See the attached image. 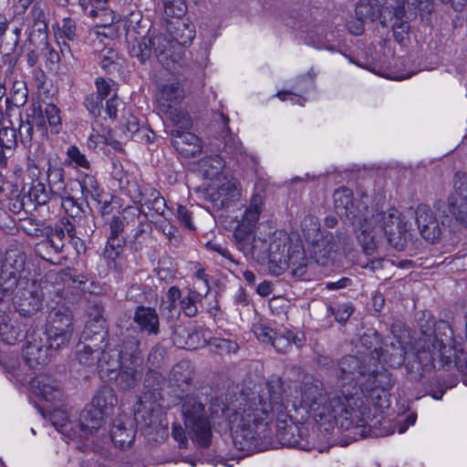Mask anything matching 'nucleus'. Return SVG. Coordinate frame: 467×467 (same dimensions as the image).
Wrapping results in <instances>:
<instances>
[{"mask_svg":"<svg viewBox=\"0 0 467 467\" xmlns=\"http://www.w3.org/2000/svg\"><path fill=\"white\" fill-rule=\"evenodd\" d=\"M379 354V366L383 367V365H386L392 368L401 367L405 363L408 356L406 347L399 339H396L389 344H385Z\"/></svg>","mask_w":467,"mask_h":467,"instance_id":"obj_29","label":"nucleus"},{"mask_svg":"<svg viewBox=\"0 0 467 467\" xmlns=\"http://www.w3.org/2000/svg\"><path fill=\"white\" fill-rule=\"evenodd\" d=\"M137 220L138 224L134 234L128 242V246L133 253H140L148 247L152 239V226L148 222L147 214H144L143 220L140 218Z\"/></svg>","mask_w":467,"mask_h":467,"instance_id":"obj_31","label":"nucleus"},{"mask_svg":"<svg viewBox=\"0 0 467 467\" xmlns=\"http://www.w3.org/2000/svg\"><path fill=\"white\" fill-rule=\"evenodd\" d=\"M25 340L26 343L24 347L23 355L26 366L36 368L38 365L46 364L50 355V349L42 334L32 329Z\"/></svg>","mask_w":467,"mask_h":467,"instance_id":"obj_20","label":"nucleus"},{"mask_svg":"<svg viewBox=\"0 0 467 467\" xmlns=\"http://www.w3.org/2000/svg\"><path fill=\"white\" fill-rule=\"evenodd\" d=\"M41 417L50 422L58 431L64 433L71 430L67 410H38Z\"/></svg>","mask_w":467,"mask_h":467,"instance_id":"obj_42","label":"nucleus"},{"mask_svg":"<svg viewBox=\"0 0 467 467\" xmlns=\"http://www.w3.org/2000/svg\"><path fill=\"white\" fill-rule=\"evenodd\" d=\"M59 31L60 36L65 37L69 41L76 42L78 39L76 22L70 17H67L62 20V26L59 28Z\"/></svg>","mask_w":467,"mask_h":467,"instance_id":"obj_62","label":"nucleus"},{"mask_svg":"<svg viewBox=\"0 0 467 467\" xmlns=\"http://www.w3.org/2000/svg\"><path fill=\"white\" fill-rule=\"evenodd\" d=\"M37 49H39L40 53L45 57L47 67L50 70L57 69L60 61V55L50 46L45 29H37Z\"/></svg>","mask_w":467,"mask_h":467,"instance_id":"obj_36","label":"nucleus"},{"mask_svg":"<svg viewBox=\"0 0 467 467\" xmlns=\"http://www.w3.org/2000/svg\"><path fill=\"white\" fill-rule=\"evenodd\" d=\"M67 156L70 162L74 163L75 168L90 169V162L87 156L76 145H71L67 148Z\"/></svg>","mask_w":467,"mask_h":467,"instance_id":"obj_59","label":"nucleus"},{"mask_svg":"<svg viewBox=\"0 0 467 467\" xmlns=\"http://www.w3.org/2000/svg\"><path fill=\"white\" fill-rule=\"evenodd\" d=\"M100 349L98 346H91L90 343L80 341L78 344L77 358L84 366H94L98 364Z\"/></svg>","mask_w":467,"mask_h":467,"instance_id":"obj_46","label":"nucleus"},{"mask_svg":"<svg viewBox=\"0 0 467 467\" xmlns=\"http://www.w3.org/2000/svg\"><path fill=\"white\" fill-rule=\"evenodd\" d=\"M102 101L103 99L99 98V95L91 93L85 97L84 105L88 112L96 118L101 113Z\"/></svg>","mask_w":467,"mask_h":467,"instance_id":"obj_63","label":"nucleus"},{"mask_svg":"<svg viewBox=\"0 0 467 467\" xmlns=\"http://www.w3.org/2000/svg\"><path fill=\"white\" fill-rule=\"evenodd\" d=\"M78 184L81 188V192L86 199L90 197L95 201L100 202L99 198L102 191L95 176L85 174L78 181Z\"/></svg>","mask_w":467,"mask_h":467,"instance_id":"obj_49","label":"nucleus"},{"mask_svg":"<svg viewBox=\"0 0 467 467\" xmlns=\"http://www.w3.org/2000/svg\"><path fill=\"white\" fill-rule=\"evenodd\" d=\"M328 246V248L327 246L321 247L317 243L313 244L312 258L317 265L323 266L328 265L332 252V247L330 245Z\"/></svg>","mask_w":467,"mask_h":467,"instance_id":"obj_61","label":"nucleus"},{"mask_svg":"<svg viewBox=\"0 0 467 467\" xmlns=\"http://www.w3.org/2000/svg\"><path fill=\"white\" fill-rule=\"evenodd\" d=\"M205 345L209 346L210 351L212 353L221 357L229 355L231 353L235 354L239 350V345L237 342L229 338L213 337L209 340H206Z\"/></svg>","mask_w":467,"mask_h":467,"instance_id":"obj_45","label":"nucleus"},{"mask_svg":"<svg viewBox=\"0 0 467 467\" xmlns=\"http://www.w3.org/2000/svg\"><path fill=\"white\" fill-rule=\"evenodd\" d=\"M28 97L26 84L22 80H15L9 92V96L5 98L7 109L11 107H23Z\"/></svg>","mask_w":467,"mask_h":467,"instance_id":"obj_44","label":"nucleus"},{"mask_svg":"<svg viewBox=\"0 0 467 467\" xmlns=\"http://www.w3.org/2000/svg\"><path fill=\"white\" fill-rule=\"evenodd\" d=\"M106 345L100 349L98 360L102 379H108L124 365V361H130V364L138 362L140 339L132 336L130 329H126L121 337L111 338V342H107Z\"/></svg>","mask_w":467,"mask_h":467,"instance_id":"obj_7","label":"nucleus"},{"mask_svg":"<svg viewBox=\"0 0 467 467\" xmlns=\"http://www.w3.org/2000/svg\"><path fill=\"white\" fill-rule=\"evenodd\" d=\"M152 49L161 66L167 71V83L159 76L156 95L159 114L173 126L175 123V36L171 23L151 38Z\"/></svg>","mask_w":467,"mask_h":467,"instance_id":"obj_5","label":"nucleus"},{"mask_svg":"<svg viewBox=\"0 0 467 467\" xmlns=\"http://www.w3.org/2000/svg\"><path fill=\"white\" fill-rule=\"evenodd\" d=\"M188 437L201 449L213 441V430L229 434L234 447L247 454L265 451L275 440V410H182Z\"/></svg>","mask_w":467,"mask_h":467,"instance_id":"obj_2","label":"nucleus"},{"mask_svg":"<svg viewBox=\"0 0 467 467\" xmlns=\"http://www.w3.org/2000/svg\"><path fill=\"white\" fill-rule=\"evenodd\" d=\"M32 329V324L26 321L18 323L17 321L12 322L10 319L7 321L5 318L0 323V337L5 343L15 345L19 341L25 340Z\"/></svg>","mask_w":467,"mask_h":467,"instance_id":"obj_27","label":"nucleus"},{"mask_svg":"<svg viewBox=\"0 0 467 467\" xmlns=\"http://www.w3.org/2000/svg\"><path fill=\"white\" fill-rule=\"evenodd\" d=\"M256 197V195L252 197L249 205L245 208L242 219L240 220L254 226H256L262 212V203L257 202Z\"/></svg>","mask_w":467,"mask_h":467,"instance_id":"obj_54","label":"nucleus"},{"mask_svg":"<svg viewBox=\"0 0 467 467\" xmlns=\"http://www.w3.org/2000/svg\"><path fill=\"white\" fill-rule=\"evenodd\" d=\"M73 331L47 329L45 341L48 343L49 349H59L69 342Z\"/></svg>","mask_w":467,"mask_h":467,"instance_id":"obj_50","label":"nucleus"},{"mask_svg":"<svg viewBox=\"0 0 467 467\" xmlns=\"http://www.w3.org/2000/svg\"><path fill=\"white\" fill-rule=\"evenodd\" d=\"M177 222L183 229L189 232L196 231L192 212L184 205H177Z\"/></svg>","mask_w":467,"mask_h":467,"instance_id":"obj_57","label":"nucleus"},{"mask_svg":"<svg viewBox=\"0 0 467 467\" xmlns=\"http://www.w3.org/2000/svg\"><path fill=\"white\" fill-rule=\"evenodd\" d=\"M293 344L300 348L303 345V339L299 338L294 331L286 328L283 331L275 332L271 342L276 352L281 354L287 353L292 348Z\"/></svg>","mask_w":467,"mask_h":467,"instance_id":"obj_37","label":"nucleus"},{"mask_svg":"<svg viewBox=\"0 0 467 467\" xmlns=\"http://www.w3.org/2000/svg\"><path fill=\"white\" fill-rule=\"evenodd\" d=\"M192 121L187 112L177 109V153L184 158H192L202 150V140L194 133L180 130H190Z\"/></svg>","mask_w":467,"mask_h":467,"instance_id":"obj_16","label":"nucleus"},{"mask_svg":"<svg viewBox=\"0 0 467 467\" xmlns=\"http://www.w3.org/2000/svg\"><path fill=\"white\" fill-rule=\"evenodd\" d=\"M333 202L337 214L350 224L366 221L364 213H368L369 209L363 202L354 200V193L349 188L342 186L337 189L333 193Z\"/></svg>","mask_w":467,"mask_h":467,"instance_id":"obj_13","label":"nucleus"},{"mask_svg":"<svg viewBox=\"0 0 467 467\" xmlns=\"http://www.w3.org/2000/svg\"><path fill=\"white\" fill-rule=\"evenodd\" d=\"M14 311L24 321L35 324L36 316L42 309L43 292L35 282H31L23 290L16 291L11 298Z\"/></svg>","mask_w":467,"mask_h":467,"instance_id":"obj_12","label":"nucleus"},{"mask_svg":"<svg viewBox=\"0 0 467 467\" xmlns=\"http://www.w3.org/2000/svg\"><path fill=\"white\" fill-rule=\"evenodd\" d=\"M206 340L192 325H177V348L195 350L205 346Z\"/></svg>","mask_w":467,"mask_h":467,"instance_id":"obj_30","label":"nucleus"},{"mask_svg":"<svg viewBox=\"0 0 467 467\" xmlns=\"http://www.w3.org/2000/svg\"><path fill=\"white\" fill-rule=\"evenodd\" d=\"M314 80L308 77H300L296 80L293 89L279 90L275 94L281 101H290L293 105L304 106L306 98L304 96L313 88Z\"/></svg>","mask_w":467,"mask_h":467,"instance_id":"obj_28","label":"nucleus"},{"mask_svg":"<svg viewBox=\"0 0 467 467\" xmlns=\"http://www.w3.org/2000/svg\"><path fill=\"white\" fill-rule=\"evenodd\" d=\"M25 118L32 124L33 128L36 127L43 134L47 132L46 118L39 103H33L26 109Z\"/></svg>","mask_w":467,"mask_h":467,"instance_id":"obj_51","label":"nucleus"},{"mask_svg":"<svg viewBox=\"0 0 467 467\" xmlns=\"http://www.w3.org/2000/svg\"><path fill=\"white\" fill-rule=\"evenodd\" d=\"M152 45L151 38L145 36L135 38L129 45V54L131 57H135L142 65H145L151 57Z\"/></svg>","mask_w":467,"mask_h":467,"instance_id":"obj_40","label":"nucleus"},{"mask_svg":"<svg viewBox=\"0 0 467 467\" xmlns=\"http://www.w3.org/2000/svg\"><path fill=\"white\" fill-rule=\"evenodd\" d=\"M254 229L255 226L242 221H239L235 227L234 235L236 245L244 254H254L255 253Z\"/></svg>","mask_w":467,"mask_h":467,"instance_id":"obj_33","label":"nucleus"},{"mask_svg":"<svg viewBox=\"0 0 467 467\" xmlns=\"http://www.w3.org/2000/svg\"><path fill=\"white\" fill-rule=\"evenodd\" d=\"M0 143L7 149L13 150L18 143V132L14 127H4L0 130Z\"/></svg>","mask_w":467,"mask_h":467,"instance_id":"obj_58","label":"nucleus"},{"mask_svg":"<svg viewBox=\"0 0 467 467\" xmlns=\"http://www.w3.org/2000/svg\"><path fill=\"white\" fill-rule=\"evenodd\" d=\"M199 166L204 177L212 179L222 172L225 166V161L220 154L214 153L202 158Z\"/></svg>","mask_w":467,"mask_h":467,"instance_id":"obj_41","label":"nucleus"},{"mask_svg":"<svg viewBox=\"0 0 467 467\" xmlns=\"http://www.w3.org/2000/svg\"><path fill=\"white\" fill-rule=\"evenodd\" d=\"M130 194L134 203L140 207H146L149 211H154L158 214H163L167 208L165 200L149 184L131 185Z\"/></svg>","mask_w":467,"mask_h":467,"instance_id":"obj_22","label":"nucleus"},{"mask_svg":"<svg viewBox=\"0 0 467 467\" xmlns=\"http://www.w3.org/2000/svg\"><path fill=\"white\" fill-rule=\"evenodd\" d=\"M103 313L104 306L100 300L96 299L89 302V319L82 331L80 341L90 343L91 346H98V348L107 346L106 339L109 333Z\"/></svg>","mask_w":467,"mask_h":467,"instance_id":"obj_14","label":"nucleus"},{"mask_svg":"<svg viewBox=\"0 0 467 467\" xmlns=\"http://www.w3.org/2000/svg\"><path fill=\"white\" fill-rule=\"evenodd\" d=\"M193 287L197 291H201L204 295H207L210 291V285L208 280V275L205 273L203 268H199L193 275Z\"/></svg>","mask_w":467,"mask_h":467,"instance_id":"obj_64","label":"nucleus"},{"mask_svg":"<svg viewBox=\"0 0 467 467\" xmlns=\"http://www.w3.org/2000/svg\"><path fill=\"white\" fill-rule=\"evenodd\" d=\"M137 426L150 443H161L168 436V420L164 410H135Z\"/></svg>","mask_w":467,"mask_h":467,"instance_id":"obj_15","label":"nucleus"},{"mask_svg":"<svg viewBox=\"0 0 467 467\" xmlns=\"http://www.w3.org/2000/svg\"><path fill=\"white\" fill-rule=\"evenodd\" d=\"M47 182L55 197L65 196L66 190L68 189L65 182V169L50 160L47 161Z\"/></svg>","mask_w":467,"mask_h":467,"instance_id":"obj_35","label":"nucleus"},{"mask_svg":"<svg viewBox=\"0 0 467 467\" xmlns=\"http://www.w3.org/2000/svg\"><path fill=\"white\" fill-rule=\"evenodd\" d=\"M366 439L404 433L418 419L416 410H371L365 412Z\"/></svg>","mask_w":467,"mask_h":467,"instance_id":"obj_9","label":"nucleus"},{"mask_svg":"<svg viewBox=\"0 0 467 467\" xmlns=\"http://www.w3.org/2000/svg\"><path fill=\"white\" fill-rule=\"evenodd\" d=\"M415 220L421 236L431 244L441 239V229L432 210L427 204L420 203L415 210Z\"/></svg>","mask_w":467,"mask_h":467,"instance_id":"obj_23","label":"nucleus"},{"mask_svg":"<svg viewBox=\"0 0 467 467\" xmlns=\"http://www.w3.org/2000/svg\"><path fill=\"white\" fill-rule=\"evenodd\" d=\"M161 375L155 371H149L144 380V391L138 400V404L144 409H163V396L161 394Z\"/></svg>","mask_w":467,"mask_h":467,"instance_id":"obj_24","label":"nucleus"},{"mask_svg":"<svg viewBox=\"0 0 467 467\" xmlns=\"http://www.w3.org/2000/svg\"><path fill=\"white\" fill-rule=\"evenodd\" d=\"M453 185L455 194L448 198V210L457 221L467 225V173L455 172Z\"/></svg>","mask_w":467,"mask_h":467,"instance_id":"obj_18","label":"nucleus"},{"mask_svg":"<svg viewBox=\"0 0 467 467\" xmlns=\"http://www.w3.org/2000/svg\"><path fill=\"white\" fill-rule=\"evenodd\" d=\"M204 296L205 295L201 291L189 289L188 295L180 300L181 311L177 314V320L179 319L181 312L188 317H195L198 313L197 304L202 302Z\"/></svg>","mask_w":467,"mask_h":467,"instance_id":"obj_43","label":"nucleus"},{"mask_svg":"<svg viewBox=\"0 0 467 467\" xmlns=\"http://www.w3.org/2000/svg\"><path fill=\"white\" fill-rule=\"evenodd\" d=\"M365 412L371 410H275V440L306 451L326 443L347 447L366 439Z\"/></svg>","mask_w":467,"mask_h":467,"instance_id":"obj_1","label":"nucleus"},{"mask_svg":"<svg viewBox=\"0 0 467 467\" xmlns=\"http://www.w3.org/2000/svg\"><path fill=\"white\" fill-rule=\"evenodd\" d=\"M30 387L36 396L51 403L53 409H61L65 405L66 397L59 382L54 379L46 375L38 376L30 381Z\"/></svg>","mask_w":467,"mask_h":467,"instance_id":"obj_19","label":"nucleus"},{"mask_svg":"<svg viewBox=\"0 0 467 467\" xmlns=\"http://www.w3.org/2000/svg\"><path fill=\"white\" fill-rule=\"evenodd\" d=\"M118 405V398L111 388L104 387L98 390L91 400L93 409H114Z\"/></svg>","mask_w":467,"mask_h":467,"instance_id":"obj_47","label":"nucleus"},{"mask_svg":"<svg viewBox=\"0 0 467 467\" xmlns=\"http://www.w3.org/2000/svg\"><path fill=\"white\" fill-rule=\"evenodd\" d=\"M419 326L420 337L418 348L411 358L407 356L403 364L408 379L420 381L438 360L443 369L456 368L463 384L467 386V352L462 338L454 337L449 322L437 320L433 315L420 319Z\"/></svg>","mask_w":467,"mask_h":467,"instance_id":"obj_4","label":"nucleus"},{"mask_svg":"<svg viewBox=\"0 0 467 467\" xmlns=\"http://www.w3.org/2000/svg\"><path fill=\"white\" fill-rule=\"evenodd\" d=\"M46 240L41 243L43 246H50L56 254H60L64 247L65 234L63 230L56 227L47 226L45 227Z\"/></svg>","mask_w":467,"mask_h":467,"instance_id":"obj_48","label":"nucleus"},{"mask_svg":"<svg viewBox=\"0 0 467 467\" xmlns=\"http://www.w3.org/2000/svg\"><path fill=\"white\" fill-rule=\"evenodd\" d=\"M29 368L26 366L22 367L19 363H12L6 367V372L10 379H15L16 382L25 385L26 383L30 384V381L33 380L26 373Z\"/></svg>","mask_w":467,"mask_h":467,"instance_id":"obj_56","label":"nucleus"},{"mask_svg":"<svg viewBox=\"0 0 467 467\" xmlns=\"http://www.w3.org/2000/svg\"><path fill=\"white\" fill-rule=\"evenodd\" d=\"M139 414L135 410H123L113 420L110 429V440L104 438L92 441V451L102 459H112L111 443L119 450L130 448L135 441L138 430Z\"/></svg>","mask_w":467,"mask_h":467,"instance_id":"obj_8","label":"nucleus"},{"mask_svg":"<svg viewBox=\"0 0 467 467\" xmlns=\"http://www.w3.org/2000/svg\"><path fill=\"white\" fill-rule=\"evenodd\" d=\"M128 242L125 236H109L104 251L105 256L108 259L115 260L119 256Z\"/></svg>","mask_w":467,"mask_h":467,"instance_id":"obj_52","label":"nucleus"},{"mask_svg":"<svg viewBox=\"0 0 467 467\" xmlns=\"http://www.w3.org/2000/svg\"><path fill=\"white\" fill-rule=\"evenodd\" d=\"M73 314L65 305L52 307L47 317V329L73 331Z\"/></svg>","mask_w":467,"mask_h":467,"instance_id":"obj_32","label":"nucleus"},{"mask_svg":"<svg viewBox=\"0 0 467 467\" xmlns=\"http://www.w3.org/2000/svg\"><path fill=\"white\" fill-rule=\"evenodd\" d=\"M286 391L285 382L280 376L272 375L266 380L265 388L257 394V405L262 409H287L285 404ZM255 400V398H254Z\"/></svg>","mask_w":467,"mask_h":467,"instance_id":"obj_17","label":"nucleus"},{"mask_svg":"<svg viewBox=\"0 0 467 467\" xmlns=\"http://www.w3.org/2000/svg\"><path fill=\"white\" fill-rule=\"evenodd\" d=\"M26 254L21 251L6 252L4 264L0 262V295L11 300L16 291L31 283L20 273L25 268Z\"/></svg>","mask_w":467,"mask_h":467,"instance_id":"obj_10","label":"nucleus"},{"mask_svg":"<svg viewBox=\"0 0 467 467\" xmlns=\"http://www.w3.org/2000/svg\"><path fill=\"white\" fill-rule=\"evenodd\" d=\"M31 194L38 205H45L49 201L56 200L55 195L51 192V189H47L46 185L42 182H38L33 187Z\"/></svg>","mask_w":467,"mask_h":467,"instance_id":"obj_60","label":"nucleus"},{"mask_svg":"<svg viewBox=\"0 0 467 467\" xmlns=\"http://www.w3.org/2000/svg\"><path fill=\"white\" fill-rule=\"evenodd\" d=\"M194 375V368L192 363L187 359L177 361V388H180V383H184L191 386Z\"/></svg>","mask_w":467,"mask_h":467,"instance_id":"obj_53","label":"nucleus"},{"mask_svg":"<svg viewBox=\"0 0 467 467\" xmlns=\"http://www.w3.org/2000/svg\"><path fill=\"white\" fill-rule=\"evenodd\" d=\"M142 362V357L138 351V362L130 364V361H124V365L108 379L114 381L116 386L121 390H129L137 387L142 379V371L140 367Z\"/></svg>","mask_w":467,"mask_h":467,"instance_id":"obj_25","label":"nucleus"},{"mask_svg":"<svg viewBox=\"0 0 467 467\" xmlns=\"http://www.w3.org/2000/svg\"><path fill=\"white\" fill-rule=\"evenodd\" d=\"M360 342L368 354L347 355L338 363L340 392L346 401L342 409H389L394 379L387 368L379 366L382 337L377 331L364 333Z\"/></svg>","mask_w":467,"mask_h":467,"instance_id":"obj_3","label":"nucleus"},{"mask_svg":"<svg viewBox=\"0 0 467 467\" xmlns=\"http://www.w3.org/2000/svg\"><path fill=\"white\" fill-rule=\"evenodd\" d=\"M328 312L334 316L335 320L341 324L345 325L351 315L354 312V306L352 303L348 302L344 304H339L336 306H329L327 308Z\"/></svg>","mask_w":467,"mask_h":467,"instance_id":"obj_55","label":"nucleus"},{"mask_svg":"<svg viewBox=\"0 0 467 467\" xmlns=\"http://www.w3.org/2000/svg\"><path fill=\"white\" fill-rule=\"evenodd\" d=\"M269 251V264L273 265L277 263V271L274 270L276 275L282 274L285 266L300 270L306 266V254L303 246L295 244L294 246L289 242L285 241H274L268 245Z\"/></svg>","mask_w":467,"mask_h":467,"instance_id":"obj_11","label":"nucleus"},{"mask_svg":"<svg viewBox=\"0 0 467 467\" xmlns=\"http://www.w3.org/2000/svg\"><path fill=\"white\" fill-rule=\"evenodd\" d=\"M17 132L20 142L28 149L26 158L27 168L39 169L40 161L46 157V149L42 143L33 141L34 128L26 118H21Z\"/></svg>","mask_w":467,"mask_h":467,"instance_id":"obj_21","label":"nucleus"},{"mask_svg":"<svg viewBox=\"0 0 467 467\" xmlns=\"http://www.w3.org/2000/svg\"><path fill=\"white\" fill-rule=\"evenodd\" d=\"M177 46H190L196 35L195 26L190 17L185 16L190 2L197 0H177Z\"/></svg>","mask_w":467,"mask_h":467,"instance_id":"obj_26","label":"nucleus"},{"mask_svg":"<svg viewBox=\"0 0 467 467\" xmlns=\"http://www.w3.org/2000/svg\"><path fill=\"white\" fill-rule=\"evenodd\" d=\"M370 211L364 213L366 221L360 223L351 224L357 231V238L367 255H372L377 250L376 233L377 230L383 232L389 244H393L396 238L401 239L403 227L398 211L391 208L388 216L385 213H372Z\"/></svg>","mask_w":467,"mask_h":467,"instance_id":"obj_6","label":"nucleus"},{"mask_svg":"<svg viewBox=\"0 0 467 467\" xmlns=\"http://www.w3.org/2000/svg\"><path fill=\"white\" fill-rule=\"evenodd\" d=\"M134 321L141 330L148 333H158L159 318L154 309L145 306H138L134 316Z\"/></svg>","mask_w":467,"mask_h":467,"instance_id":"obj_38","label":"nucleus"},{"mask_svg":"<svg viewBox=\"0 0 467 467\" xmlns=\"http://www.w3.org/2000/svg\"><path fill=\"white\" fill-rule=\"evenodd\" d=\"M141 213H144V212L139 207L130 206L123 210L122 214L113 215L108 222L109 228V236H124V229L125 226L129 224L130 219H140Z\"/></svg>","mask_w":467,"mask_h":467,"instance_id":"obj_34","label":"nucleus"},{"mask_svg":"<svg viewBox=\"0 0 467 467\" xmlns=\"http://www.w3.org/2000/svg\"><path fill=\"white\" fill-rule=\"evenodd\" d=\"M105 410H81L78 426L83 431L92 433L106 421Z\"/></svg>","mask_w":467,"mask_h":467,"instance_id":"obj_39","label":"nucleus"}]
</instances>
